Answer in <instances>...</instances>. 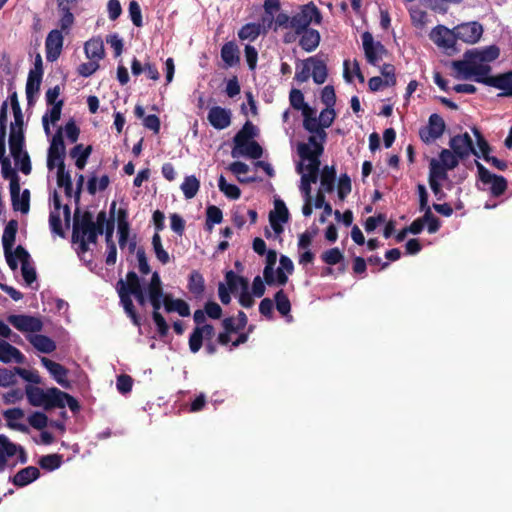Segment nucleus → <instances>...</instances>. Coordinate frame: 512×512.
I'll return each mask as SVG.
<instances>
[{
    "mask_svg": "<svg viewBox=\"0 0 512 512\" xmlns=\"http://www.w3.org/2000/svg\"><path fill=\"white\" fill-rule=\"evenodd\" d=\"M9 323L21 332H30L31 334L39 332L43 328L40 318L30 315H11L8 318Z\"/></svg>",
    "mask_w": 512,
    "mask_h": 512,
    "instance_id": "nucleus-14",
    "label": "nucleus"
},
{
    "mask_svg": "<svg viewBox=\"0 0 512 512\" xmlns=\"http://www.w3.org/2000/svg\"><path fill=\"white\" fill-rule=\"evenodd\" d=\"M17 230H18L17 220L12 219L6 224L4 231H3V235H2V245H3L4 251L12 250V248L15 244Z\"/></svg>",
    "mask_w": 512,
    "mask_h": 512,
    "instance_id": "nucleus-41",
    "label": "nucleus"
},
{
    "mask_svg": "<svg viewBox=\"0 0 512 512\" xmlns=\"http://www.w3.org/2000/svg\"><path fill=\"white\" fill-rule=\"evenodd\" d=\"M440 163L448 170H452L459 164V157L453 152V150L443 149L439 155Z\"/></svg>",
    "mask_w": 512,
    "mask_h": 512,
    "instance_id": "nucleus-56",
    "label": "nucleus"
},
{
    "mask_svg": "<svg viewBox=\"0 0 512 512\" xmlns=\"http://www.w3.org/2000/svg\"><path fill=\"white\" fill-rule=\"evenodd\" d=\"M362 44L365 52V57L370 65L376 66L387 53L385 46L379 42L374 41L373 35L366 31L362 34Z\"/></svg>",
    "mask_w": 512,
    "mask_h": 512,
    "instance_id": "nucleus-7",
    "label": "nucleus"
},
{
    "mask_svg": "<svg viewBox=\"0 0 512 512\" xmlns=\"http://www.w3.org/2000/svg\"><path fill=\"white\" fill-rule=\"evenodd\" d=\"M275 209L269 213V217H274V220H278L281 222H288L289 220V211L285 205V203L281 199H277L274 202Z\"/></svg>",
    "mask_w": 512,
    "mask_h": 512,
    "instance_id": "nucleus-57",
    "label": "nucleus"
},
{
    "mask_svg": "<svg viewBox=\"0 0 512 512\" xmlns=\"http://www.w3.org/2000/svg\"><path fill=\"white\" fill-rule=\"evenodd\" d=\"M222 326L224 331L219 333L217 337V341L221 345L227 346L231 343V348H235L247 341L248 334L241 332L242 330L238 328L233 317L223 319Z\"/></svg>",
    "mask_w": 512,
    "mask_h": 512,
    "instance_id": "nucleus-4",
    "label": "nucleus"
},
{
    "mask_svg": "<svg viewBox=\"0 0 512 512\" xmlns=\"http://www.w3.org/2000/svg\"><path fill=\"white\" fill-rule=\"evenodd\" d=\"M72 7H58L61 12V18L59 20L60 31L68 34L71 27L74 24L75 17L71 12Z\"/></svg>",
    "mask_w": 512,
    "mask_h": 512,
    "instance_id": "nucleus-49",
    "label": "nucleus"
},
{
    "mask_svg": "<svg viewBox=\"0 0 512 512\" xmlns=\"http://www.w3.org/2000/svg\"><path fill=\"white\" fill-rule=\"evenodd\" d=\"M262 154V147L254 140L245 142L244 147H239L238 151L236 152L235 147L231 151V155L233 158L246 156L252 159H259L261 158Z\"/></svg>",
    "mask_w": 512,
    "mask_h": 512,
    "instance_id": "nucleus-27",
    "label": "nucleus"
},
{
    "mask_svg": "<svg viewBox=\"0 0 512 512\" xmlns=\"http://www.w3.org/2000/svg\"><path fill=\"white\" fill-rule=\"evenodd\" d=\"M290 105L296 109L301 110L302 113L311 111V107L304 101V95L301 90L292 89L289 94Z\"/></svg>",
    "mask_w": 512,
    "mask_h": 512,
    "instance_id": "nucleus-50",
    "label": "nucleus"
},
{
    "mask_svg": "<svg viewBox=\"0 0 512 512\" xmlns=\"http://www.w3.org/2000/svg\"><path fill=\"white\" fill-rule=\"evenodd\" d=\"M491 67L488 64L475 62L474 67L470 71L471 78L477 83L490 86V81L494 76H490Z\"/></svg>",
    "mask_w": 512,
    "mask_h": 512,
    "instance_id": "nucleus-34",
    "label": "nucleus"
},
{
    "mask_svg": "<svg viewBox=\"0 0 512 512\" xmlns=\"http://www.w3.org/2000/svg\"><path fill=\"white\" fill-rule=\"evenodd\" d=\"M336 170L334 166H325L320 175V189L326 193H331L335 187Z\"/></svg>",
    "mask_w": 512,
    "mask_h": 512,
    "instance_id": "nucleus-39",
    "label": "nucleus"
},
{
    "mask_svg": "<svg viewBox=\"0 0 512 512\" xmlns=\"http://www.w3.org/2000/svg\"><path fill=\"white\" fill-rule=\"evenodd\" d=\"M261 30V24L254 22L247 23L243 25L238 31V37L240 40H248L253 42L260 36Z\"/></svg>",
    "mask_w": 512,
    "mask_h": 512,
    "instance_id": "nucleus-43",
    "label": "nucleus"
},
{
    "mask_svg": "<svg viewBox=\"0 0 512 512\" xmlns=\"http://www.w3.org/2000/svg\"><path fill=\"white\" fill-rule=\"evenodd\" d=\"M475 166L478 173V181L484 185L490 184V194L493 197L503 195L507 189V180L501 175L491 173L482 163L475 160Z\"/></svg>",
    "mask_w": 512,
    "mask_h": 512,
    "instance_id": "nucleus-5",
    "label": "nucleus"
},
{
    "mask_svg": "<svg viewBox=\"0 0 512 512\" xmlns=\"http://www.w3.org/2000/svg\"><path fill=\"white\" fill-rule=\"evenodd\" d=\"M300 35L299 45L304 51L313 52L319 46L321 36L316 29H305Z\"/></svg>",
    "mask_w": 512,
    "mask_h": 512,
    "instance_id": "nucleus-21",
    "label": "nucleus"
},
{
    "mask_svg": "<svg viewBox=\"0 0 512 512\" xmlns=\"http://www.w3.org/2000/svg\"><path fill=\"white\" fill-rule=\"evenodd\" d=\"M65 158V144L62 136V131L59 129L52 137L50 147L48 149L47 167L49 170L54 169L55 166L61 165Z\"/></svg>",
    "mask_w": 512,
    "mask_h": 512,
    "instance_id": "nucleus-11",
    "label": "nucleus"
},
{
    "mask_svg": "<svg viewBox=\"0 0 512 512\" xmlns=\"http://www.w3.org/2000/svg\"><path fill=\"white\" fill-rule=\"evenodd\" d=\"M231 118V110L220 106L211 107L207 115L210 125L217 130H223L229 127Z\"/></svg>",
    "mask_w": 512,
    "mask_h": 512,
    "instance_id": "nucleus-16",
    "label": "nucleus"
},
{
    "mask_svg": "<svg viewBox=\"0 0 512 512\" xmlns=\"http://www.w3.org/2000/svg\"><path fill=\"white\" fill-rule=\"evenodd\" d=\"M12 207L15 211L27 214L30 210V191L24 189L20 195V186L17 189L10 190Z\"/></svg>",
    "mask_w": 512,
    "mask_h": 512,
    "instance_id": "nucleus-19",
    "label": "nucleus"
},
{
    "mask_svg": "<svg viewBox=\"0 0 512 512\" xmlns=\"http://www.w3.org/2000/svg\"><path fill=\"white\" fill-rule=\"evenodd\" d=\"M8 144L15 165H18V158L22 156V153L27 152L25 150V135L15 134L14 132L9 133Z\"/></svg>",
    "mask_w": 512,
    "mask_h": 512,
    "instance_id": "nucleus-28",
    "label": "nucleus"
},
{
    "mask_svg": "<svg viewBox=\"0 0 512 512\" xmlns=\"http://www.w3.org/2000/svg\"><path fill=\"white\" fill-rule=\"evenodd\" d=\"M64 36L59 29L51 30L45 40L46 59L49 62L56 61L63 48Z\"/></svg>",
    "mask_w": 512,
    "mask_h": 512,
    "instance_id": "nucleus-15",
    "label": "nucleus"
},
{
    "mask_svg": "<svg viewBox=\"0 0 512 512\" xmlns=\"http://www.w3.org/2000/svg\"><path fill=\"white\" fill-rule=\"evenodd\" d=\"M63 100H58L50 110H48L42 117V125L44 128V131L46 135H49L51 133L49 121L52 124H55L61 116V111L63 107Z\"/></svg>",
    "mask_w": 512,
    "mask_h": 512,
    "instance_id": "nucleus-40",
    "label": "nucleus"
},
{
    "mask_svg": "<svg viewBox=\"0 0 512 512\" xmlns=\"http://www.w3.org/2000/svg\"><path fill=\"white\" fill-rule=\"evenodd\" d=\"M449 146L462 160L468 158L471 154L480 158V154L478 150L475 149L472 139L467 132L452 137L449 141Z\"/></svg>",
    "mask_w": 512,
    "mask_h": 512,
    "instance_id": "nucleus-10",
    "label": "nucleus"
},
{
    "mask_svg": "<svg viewBox=\"0 0 512 512\" xmlns=\"http://www.w3.org/2000/svg\"><path fill=\"white\" fill-rule=\"evenodd\" d=\"M297 152L302 160L308 161V164L304 165V169L307 171L306 174L319 177L321 165L320 156L324 152V147H319L317 148L316 153H312V149L309 147V145H306L305 143H299Z\"/></svg>",
    "mask_w": 512,
    "mask_h": 512,
    "instance_id": "nucleus-9",
    "label": "nucleus"
},
{
    "mask_svg": "<svg viewBox=\"0 0 512 512\" xmlns=\"http://www.w3.org/2000/svg\"><path fill=\"white\" fill-rule=\"evenodd\" d=\"M41 361L47 370L51 373L53 378L57 381V383L60 385L67 383L66 378L68 370L64 366L45 357H43Z\"/></svg>",
    "mask_w": 512,
    "mask_h": 512,
    "instance_id": "nucleus-32",
    "label": "nucleus"
},
{
    "mask_svg": "<svg viewBox=\"0 0 512 512\" xmlns=\"http://www.w3.org/2000/svg\"><path fill=\"white\" fill-rule=\"evenodd\" d=\"M180 189L185 199H192L197 195L200 189V181L194 175L186 176L180 185Z\"/></svg>",
    "mask_w": 512,
    "mask_h": 512,
    "instance_id": "nucleus-44",
    "label": "nucleus"
},
{
    "mask_svg": "<svg viewBox=\"0 0 512 512\" xmlns=\"http://www.w3.org/2000/svg\"><path fill=\"white\" fill-rule=\"evenodd\" d=\"M313 113L314 111L312 108L311 111H306L302 113L304 117L303 127L309 133L316 134L319 140L325 142L327 138V133L320 127L319 121L315 116H313Z\"/></svg>",
    "mask_w": 512,
    "mask_h": 512,
    "instance_id": "nucleus-22",
    "label": "nucleus"
},
{
    "mask_svg": "<svg viewBox=\"0 0 512 512\" xmlns=\"http://www.w3.org/2000/svg\"><path fill=\"white\" fill-rule=\"evenodd\" d=\"M321 259L324 263L328 265H336L344 259V256L339 250V248L335 247L323 252L321 255Z\"/></svg>",
    "mask_w": 512,
    "mask_h": 512,
    "instance_id": "nucleus-59",
    "label": "nucleus"
},
{
    "mask_svg": "<svg viewBox=\"0 0 512 512\" xmlns=\"http://www.w3.org/2000/svg\"><path fill=\"white\" fill-rule=\"evenodd\" d=\"M0 164L3 178L10 181L9 189L15 191L17 187L20 186L19 175L17 174L16 170L12 168L9 158L0 160Z\"/></svg>",
    "mask_w": 512,
    "mask_h": 512,
    "instance_id": "nucleus-37",
    "label": "nucleus"
},
{
    "mask_svg": "<svg viewBox=\"0 0 512 512\" xmlns=\"http://www.w3.org/2000/svg\"><path fill=\"white\" fill-rule=\"evenodd\" d=\"M475 62L473 60H457L452 62L453 68L459 73L462 74L464 78H471L470 71L474 67Z\"/></svg>",
    "mask_w": 512,
    "mask_h": 512,
    "instance_id": "nucleus-61",
    "label": "nucleus"
},
{
    "mask_svg": "<svg viewBox=\"0 0 512 512\" xmlns=\"http://www.w3.org/2000/svg\"><path fill=\"white\" fill-rule=\"evenodd\" d=\"M165 311L177 312L182 317H188L190 315L189 305L182 299H172L171 296H166Z\"/></svg>",
    "mask_w": 512,
    "mask_h": 512,
    "instance_id": "nucleus-42",
    "label": "nucleus"
},
{
    "mask_svg": "<svg viewBox=\"0 0 512 512\" xmlns=\"http://www.w3.org/2000/svg\"><path fill=\"white\" fill-rule=\"evenodd\" d=\"M3 416L7 421V427L10 429L23 433H27L29 431L26 425L16 422L17 420H20L24 417V411L21 408L7 409L3 412Z\"/></svg>",
    "mask_w": 512,
    "mask_h": 512,
    "instance_id": "nucleus-24",
    "label": "nucleus"
},
{
    "mask_svg": "<svg viewBox=\"0 0 512 512\" xmlns=\"http://www.w3.org/2000/svg\"><path fill=\"white\" fill-rule=\"evenodd\" d=\"M307 62H310L312 64V78L313 81L320 85L323 84L328 75L327 66L324 63V61L317 59L316 57H309L307 58Z\"/></svg>",
    "mask_w": 512,
    "mask_h": 512,
    "instance_id": "nucleus-38",
    "label": "nucleus"
},
{
    "mask_svg": "<svg viewBox=\"0 0 512 512\" xmlns=\"http://www.w3.org/2000/svg\"><path fill=\"white\" fill-rule=\"evenodd\" d=\"M471 131L476 138V143L479 149L478 152L480 154V157H482L485 160V156L490 155L491 147L477 127H472Z\"/></svg>",
    "mask_w": 512,
    "mask_h": 512,
    "instance_id": "nucleus-58",
    "label": "nucleus"
},
{
    "mask_svg": "<svg viewBox=\"0 0 512 512\" xmlns=\"http://www.w3.org/2000/svg\"><path fill=\"white\" fill-rule=\"evenodd\" d=\"M445 128L444 119L433 113L429 116L428 125L420 129L419 136L425 144H430L443 135Z\"/></svg>",
    "mask_w": 512,
    "mask_h": 512,
    "instance_id": "nucleus-8",
    "label": "nucleus"
},
{
    "mask_svg": "<svg viewBox=\"0 0 512 512\" xmlns=\"http://www.w3.org/2000/svg\"><path fill=\"white\" fill-rule=\"evenodd\" d=\"M40 477V471L35 466H28L23 469H20L13 477L10 478V481L16 487H25Z\"/></svg>",
    "mask_w": 512,
    "mask_h": 512,
    "instance_id": "nucleus-18",
    "label": "nucleus"
},
{
    "mask_svg": "<svg viewBox=\"0 0 512 512\" xmlns=\"http://www.w3.org/2000/svg\"><path fill=\"white\" fill-rule=\"evenodd\" d=\"M94 222L93 214L89 211L81 213L76 208L73 217L72 241H76L79 237L86 238L87 232L91 231Z\"/></svg>",
    "mask_w": 512,
    "mask_h": 512,
    "instance_id": "nucleus-13",
    "label": "nucleus"
},
{
    "mask_svg": "<svg viewBox=\"0 0 512 512\" xmlns=\"http://www.w3.org/2000/svg\"><path fill=\"white\" fill-rule=\"evenodd\" d=\"M206 315L205 310L198 309L194 312L193 320L196 327L189 337L191 352H198L202 347L203 340H210L215 334L214 327L206 323Z\"/></svg>",
    "mask_w": 512,
    "mask_h": 512,
    "instance_id": "nucleus-1",
    "label": "nucleus"
},
{
    "mask_svg": "<svg viewBox=\"0 0 512 512\" xmlns=\"http://www.w3.org/2000/svg\"><path fill=\"white\" fill-rule=\"evenodd\" d=\"M500 50L496 45L487 46L481 50L473 49L465 52V58L474 62H492L499 57Z\"/></svg>",
    "mask_w": 512,
    "mask_h": 512,
    "instance_id": "nucleus-17",
    "label": "nucleus"
},
{
    "mask_svg": "<svg viewBox=\"0 0 512 512\" xmlns=\"http://www.w3.org/2000/svg\"><path fill=\"white\" fill-rule=\"evenodd\" d=\"M430 171H429V182L430 181H438L440 180H446L447 175V168L444 167L438 160L435 158L431 159L430 165H429Z\"/></svg>",
    "mask_w": 512,
    "mask_h": 512,
    "instance_id": "nucleus-48",
    "label": "nucleus"
},
{
    "mask_svg": "<svg viewBox=\"0 0 512 512\" xmlns=\"http://www.w3.org/2000/svg\"><path fill=\"white\" fill-rule=\"evenodd\" d=\"M424 221V225L427 224V230L430 234L436 233L440 228L439 219L433 215L431 208H427L424 211V215L421 218Z\"/></svg>",
    "mask_w": 512,
    "mask_h": 512,
    "instance_id": "nucleus-60",
    "label": "nucleus"
},
{
    "mask_svg": "<svg viewBox=\"0 0 512 512\" xmlns=\"http://www.w3.org/2000/svg\"><path fill=\"white\" fill-rule=\"evenodd\" d=\"M28 340L37 352H54L56 349L55 342L45 335L33 333L28 336Z\"/></svg>",
    "mask_w": 512,
    "mask_h": 512,
    "instance_id": "nucleus-29",
    "label": "nucleus"
},
{
    "mask_svg": "<svg viewBox=\"0 0 512 512\" xmlns=\"http://www.w3.org/2000/svg\"><path fill=\"white\" fill-rule=\"evenodd\" d=\"M116 289L120 298V303L123 306L125 313L132 320L134 325L139 326L140 317L136 313L133 301L131 299V296L133 295L131 292L132 289H130L128 284H126V282L122 279L117 282Z\"/></svg>",
    "mask_w": 512,
    "mask_h": 512,
    "instance_id": "nucleus-12",
    "label": "nucleus"
},
{
    "mask_svg": "<svg viewBox=\"0 0 512 512\" xmlns=\"http://www.w3.org/2000/svg\"><path fill=\"white\" fill-rule=\"evenodd\" d=\"M25 392L27 399L32 406L44 407L46 391L39 387L28 385L26 386Z\"/></svg>",
    "mask_w": 512,
    "mask_h": 512,
    "instance_id": "nucleus-46",
    "label": "nucleus"
},
{
    "mask_svg": "<svg viewBox=\"0 0 512 512\" xmlns=\"http://www.w3.org/2000/svg\"><path fill=\"white\" fill-rule=\"evenodd\" d=\"M335 117V109L326 107L320 112L319 118L317 119L319 121L320 127L324 130L325 128H329L332 125Z\"/></svg>",
    "mask_w": 512,
    "mask_h": 512,
    "instance_id": "nucleus-64",
    "label": "nucleus"
},
{
    "mask_svg": "<svg viewBox=\"0 0 512 512\" xmlns=\"http://www.w3.org/2000/svg\"><path fill=\"white\" fill-rule=\"evenodd\" d=\"M352 185L351 179L348 174L343 173L340 175L338 180V197L340 200H344L351 192Z\"/></svg>",
    "mask_w": 512,
    "mask_h": 512,
    "instance_id": "nucleus-63",
    "label": "nucleus"
},
{
    "mask_svg": "<svg viewBox=\"0 0 512 512\" xmlns=\"http://www.w3.org/2000/svg\"><path fill=\"white\" fill-rule=\"evenodd\" d=\"M490 82V87H494L502 91L498 96H512V70L498 76H494Z\"/></svg>",
    "mask_w": 512,
    "mask_h": 512,
    "instance_id": "nucleus-25",
    "label": "nucleus"
},
{
    "mask_svg": "<svg viewBox=\"0 0 512 512\" xmlns=\"http://www.w3.org/2000/svg\"><path fill=\"white\" fill-rule=\"evenodd\" d=\"M452 33L454 38L458 40L475 44L483 34V26L477 21L461 23L452 29Z\"/></svg>",
    "mask_w": 512,
    "mask_h": 512,
    "instance_id": "nucleus-6",
    "label": "nucleus"
},
{
    "mask_svg": "<svg viewBox=\"0 0 512 512\" xmlns=\"http://www.w3.org/2000/svg\"><path fill=\"white\" fill-rule=\"evenodd\" d=\"M225 280L228 285V289L231 292H234L238 286H241V288H245L248 285V281L242 277L238 276L233 270H229L225 274Z\"/></svg>",
    "mask_w": 512,
    "mask_h": 512,
    "instance_id": "nucleus-55",
    "label": "nucleus"
},
{
    "mask_svg": "<svg viewBox=\"0 0 512 512\" xmlns=\"http://www.w3.org/2000/svg\"><path fill=\"white\" fill-rule=\"evenodd\" d=\"M223 220V213L220 208L217 206L211 205L208 206L206 210V229L212 230L215 224H220Z\"/></svg>",
    "mask_w": 512,
    "mask_h": 512,
    "instance_id": "nucleus-53",
    "label": "nucleus"
},
{
    "mask_svg": "<svg viewBox=\"0 0 512 512\" xmlns=\"http://www.w3.org/2000/svg\"><path fill=\"white\" fill-rule=\"evenodd\" d=\"M297 173L301 174L300 190L304 194L305 198H311V184L318 181V177L315 175H309L304 173V165L299 163L296 167Z\"/></svg>",
    "mask_w": 512,
    "mask_h": 512,
    "instance_id": "nucleus-45",
    "label": "nucleus"
},
{
    "mask_svg": "<svg viewBox=\"0 0 512 512\" xmlns=\"http://www.w3.org/2000/svg\"><path fill=\"white\" fill-rule=\"evenodd\" d=\"M66 406H68L73 413L79 412L81 408L78 400L67 392L61 391L56 387L46 390V399L43 407L46 411L54 408L64 409Z\"/></svg>",
    "mask_w": 512,
    "mask_h": 512,
    "instance_id": "nucleus-3",
    "label": "nucleus"
},
{
    "mask_svg": "<svg viewBox=\"0 0 512 512\" xmlns=\"http://www.w3.org/2000/svg\"><path fill=\"white\" fill-rule=\"evenodd\" d=\"M274 300L277 311L281 315L287 316L291 311V303L282 289L275 293Z\"/></svg>",
    "mask_w": 512,
    "mask_h": 512,
    "instance_id": "nucleus-54",
    "label": "nucleus"
},
{
    "mask_svg": "<svg viewBox=\"0 0 512 512\" xmlns=\"http://www.w3.org/2000/svg\"><path fill=\"white\" fill-rule=\"evenodd\" d=\"M92 147L89 145L84 147L83 144H77L70 150V157L75 159V166L82 170L87 164V160L91 155Z\"/></svg>",
    "mask_w": 512,
    "mask_h": 512,
    "instance_id": "nucleus-36",
    "label": "nucleus"
},
{
    "mask_svg": "<svg viewBox=\"0 0 512 512\" xmlns=\"http://www.w3.org/2000/svg\"><path fill=\"white\" fill-rule=\"evenodd\" d=\"M18 452V445L11 442L9 438L0 434V472L7 466L8 458L15 456Z\"/></svg>",
    "mask_w": 512,
    "mask_h": 512,
    "instance_id": "nucleus-20",
    "label": "nucleus"
},
{
    "mask_svg": "<svg viewBox=\"0 0 512 512\" xmlns=\"http://www.w3.org/2000/svg\"><path fill=\"white\" fill-rule=\"evenodd\" d=\"M219 190L229 199L237 200L241 196V190L235 184L228 183L225 177L221 174L218 179Z\"/></svg>",
    "mask_w": 512,
    "mask_h": 512,
    "instance_id": "nucleus-47",
    "label": "nucleus"
},
{
    "mask_svg": "<svg viewBox=\"0 0 512 512\" xmlns=\"http://www.w3.org/2000/svg\"><path fill=\"white\" fill-rule=\"evenodd\" d=\"M118 235L129 234L130 224L128 221V211L125 208H119L117 211Z\"/></svg>",
    "mask_w": 512,
    "mask_h": 512,
    "instance_id": "nucleus-62",
    "label": "nucleus"
},
{
    "mask_svg": "<svg viewBox=\"0 0 512 512\" xmlns=\"http://www.w3.org/2000/svg\"><path fill=\"white\" fill-rule=\"evenodd\" d=\"M38 463L42 469L47 470V471H54L61 466L62 455H60V454L45 455L40 458Z\"/></svg>",
    "mask_w": 512,
    "mask_h": 512,
    "instance_id": "nucleus-52",
    "label": "nucleus"
},
{
    "mask_svg": "<svg viewBox=\"0 0 512 512\" xmlns=\"http://www.w3.org/2000/svg\"><path fill=\"white\" fill-rule=\"evenodd\" d=\"M256 135V126L252 122L247 121L233 138V142L235 144V152L238 151L239 147H244L245 142L252 141L251 139H253Z\"/></svg>",
    "mask_w": 512,
    "mask_h": 512,
    "instance_id": "nucleus-26",
    "label": "nucleus"
},
{
    "mask_svg": "<svg viewBox=\"0 0 512 512\" xmlns=\"http://www.w3.org/2000/svg\"><path fill=\"white\" fill-rule=\"evenodd\" d=\"M434 42L441 47L451 48L453 47L456 38H454L452 30L444 26H437L433 29Z\"/></svg>",
    "mask_w": 512,
    "mask_h": 512,
    "instance_id": "nucleus-31",
    "label": "nucleus"
},
{
    "mask_svg": "<svg viewBox=\"0 0 512 512\" xmlns=\"http://www.w3.org/2000/svg\"><path fill=\"white\" fill-rule=\"evenodd\" d=\"M85 55L90 60L99 61L104 57V45L100 38H92L84 45Z\"/></svg>",
    "mask_w": 512,
    "mask_h": 512,
    "instance_id": "nucleus-33",
    "label": "nucleus"
},
{
    "mask_svg": "<svg viewBox=\"0 0 512 512\" xmlns=\"http://www.w3.org/2000/svg\"><path fill=\"white\" fill-rule=\"evenodd\" d=\"M187 287L189 292L193 294L195 298H201L205 290V280L203 275L199 271L193 270L189 275Z\"/></svg>",
    "mask_w": 512,
    "mask_h": 512,
    "instance_id": "nucleus-35",
    "label": "nucleus"
},
{
    "mask_svg": "<svg viewBox=\"0 0 512 512\" xmlns=\"http://www.w3.org/2000/svg\"><path fill=\"white\" fill-rule=\"evenodd\" d=\"M42 76L35 71H30L26 82V98L29 106L35 103V94L39 92Z\"/></svg>",
    "mask_w": 512,
    "mask_h": 512,
    "instance_id": "nucleus-30",
    "label": "nucleus"
},
{
    "mask_svg": "<svg viewBox=\"0 0 512 512\" xmlns=\"http://www.w3.org/2000/svg\"><path fill=\"white\" fill-rule=\"evenodd\" d=\"M220 54L227 67H234L240 63L239 48L234 41L226 42L221 47Z\"/></svg>",
    "mask_w": 512,
    "mask_h": 512,
    "instance_id": "nucleus-23",
    "label": "nucleus"
},
{
    "mask_svg": "<svg viewBox=\"0 0 512 512\" xmlns=\"http://www.w3.org/2000/svg\"><path fill=\"white\" fill-rule=\"evenodd\" d=\"M152 246L155 256L159 262H161L163 265L167 264L170 261V256L168 252L163 248L161 237L158 233H154L152 237Z\"/></svg>",
    "mask_w": 512,
    "mask_h": 512,
    "instance_id": "nucleus-51",
    "label": "nucleus"
},
{
    "mask_svg": "<svg viewBox=\"0 0 512 512\" xmlns=\"http://www.w3.org/2000/svg\"><path fill=\"white\" fill-rule=\"evenodd\" d=\"M322 21V15L317 6L310 2L301 7V10L291 17L290 28L294 29L297 35L301 34V31L309 29L311 23L320 24Z\"/></svg>",
    "mask_w": 512,
    "mask_h": 512,
    "instance_id": "nucleus-2",
    "label": "nucleus"
}]
</instances>
